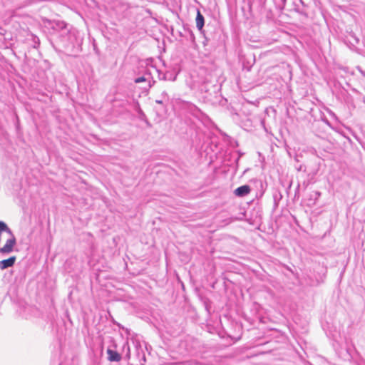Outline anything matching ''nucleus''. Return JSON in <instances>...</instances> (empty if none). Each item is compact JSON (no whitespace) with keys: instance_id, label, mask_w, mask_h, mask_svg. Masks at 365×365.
Segmentation results:
<instances>
[{"instance_id":"9d476101","label":"nucleus","mask_w":365,"mask_h":365,"mask_svg":"<svg viewBox=\"0 0 365 365\" xmlns=\"http://www.w3.org/2000/svg\"><path fill=\"white\" fill-rule=\"evenodd\" d=\"M165 101H168V100L162 98V99L160 100H155V103L158 104H163Z\"/></svg>"},{"instance_id":"f257e3e1","label":"nucleus","mask_w":365,"mask_h":365,"mask_svg":"<svg viewBox=\"0 0 365 365\" xmlns=\"http://www.w3.org/2000/svg\"><path fill=\"white\" fill-rule=\"evenodd\" d=\"M16 240L11 230L3 221H0V253L8 255L13 252Z\"/></svg>"},{"instance_id":"39448f33","label":"nucleus","mask_w":365,"mask_h":365,"mask_svg":"<svg viewBox=\"0 0 365 365\" xmlns=\"http://www.w3.org/2000/svg\"><path fill=\"white\" fill-rule=\"evenodd\" d=\"M107 354L110 361H119L121 359L120 355L115 351L108 349Z\"/></svg>"},{"instance_id":"1a4fd4ad","label":"nucleus","mask_w":365,"mask_h":365,"mask_svg":"<svg viewBox=\"0 0 365 365\" xmlns=\"http://www.w3.org/2000/svg\"><path fill=\"white\" fill-rule=\"evenodd\" d=\"M143 81H145V78L144 77H139L135 79V83H140Z\"/></svg>"},{"instance_id":"0eeeda50","label":"nucleus","mask_w":365,"mask_h":365,"mask_svg":"<svg viewBox=\"0 0 365 365\" xmlns=\"http://www.w3.org/2000/svg\"><path fill=\"white\" fill-rule=\"evenodd\" d=\"M33 40H34V48H36V47H37V46H39V44H40L39 38H38V37H36V36H34Z\"/></svg>"},{"instance_id":"7ed1b4c3","label":"nucleus","mask_w":365,"mask_h":365,"mask_svg":"<svg viewBox=\"0 0 365 365\" xmlns=\"http://www.w3.org/2000/svg\"><path fill=\"white\" fill-rule=\"evenodd\" d=\"M251 191V188L249 185H242L235 190L234 193L238 197H245Z\"/></svg>"},{"instance_id":"6e6552de","label":"nucleus","mask_w":365,"mask_h":365,"mask_svg":"<svg viewBox=\"0 0 365 365\" xmlns=\"http://www.w3.org/2000/svg\"><path fill=\"white\" fill-rule=\"evenodd\" d=\"M297 170L299 172L302 171L305 173L307 171L306 166L304 165H300L299 167L297 168Z\"/></svg>"},{"instance_id":"9b49d317","label":"nucleus","mask_w":365,"mask_h":365,"mask_svg":"<svg viewBox=\"0 0 365 365\" xmlns=\"http://www.w3.org/2000/svg\"><path fill=\"white\" fill-rule=\"evenodd\" d=\"M162 98L168 100V94H167V93L165 91L162 93Z\"/></svg>"},{"instance_id":"f03ea898","label":"nucleus","mask_w":365,"mask_h":365,"mask_svg":"<svg viewBox=\"0 0 365 365\" xmlns=\"http://www.w3.org/2000/svg\"><path fill=\"white\" fill-rule=\"evenodd\" d=\"M52 29L55 31H61V33L60 34V36L62 38H65L68 36L66 41H71L72 34L67 29V24L64 21H53L52 24Z\"/></svg>"},{"instance_id":"423d86ee","label":"nucleus","mask_w":365,"mask_h":365,"mask_svg":"<svg viewBox=\"0 0 365 365\" xmlns=\"http://www.w3.org/2000/svg\"><path fill=\"white\" fill-rule=\"evenodd\" d=\"M196 26L197 28L200 31L202 29L204 24H205V19L203 15L200 13V11H197V16H196Z\"/></svg>"},{"instance_id":"20e7f679","label":"nucleus","mask_w":365,"mask_h":365,"mask_svg":"<svg viewBox=\"0 0 365 365\" xmlns=\"http://www.w3.org/2000/svg\"><path fill=\"white\" fill-rule=\"evenodd\" d=\"M16 260V257L15 256H12L6 259L0 261V269L3 270L12 267L14 264Z\"/></svg>"}]
</instances>
